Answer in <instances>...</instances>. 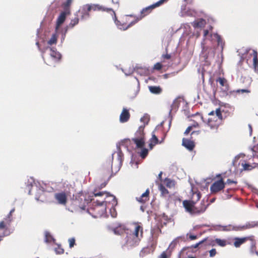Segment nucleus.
I'll list each match as a JSON object with an SVG mask.
<instances>
[{
	"instance_id": "nucleus-1",
	"label": "nucleus",
	"mask_w": 258,
	"mask_h": 258,
	"mask_svg": "<svg viewBox=\"0 0 258 258\" xmlns=\"http://www.w3.org/2000/svg\"><path fill=\"white\" fill-rule=\"evenodd\" d=\"M164 1L165 0H160L159 1L152 5L143 8L141 11L140 16L138 17H137L135 20L130 23H128V17H132V15L126 16L121 21H116L115 23L119 29L125 30L129 27L135 24L140 20H142L143 18L150 14L155 8L159 7L162 4H163Z\"/></svg>"
},
{
	"instance_id": "nucleus-2",
	"label": "nucleus",
	"mask_w": 258,
	"mask_h": 258,
	"mask_svg": "<svg viewBox=\"0 0 258 258\" xmlns=\"http://www.w3.org/2000/svg\"><path fill=\"white\" fill-rule=\"evenodd\" d=\"M121 153H118V159H117V166L116 167H113V156L112 155L111 157H109L108 159L106 160V162L104 163L102 169V174L103 177H107V182H105L99 186V188L101 189L104 187L106 184L107 182L109 181V180L111 178L112 176V174L114 172H117L120 169L122 163V156Z\"/></svg>"
},
{
	"instance_id": "nucleus-3",
	"label": "nucleus",
	"mask_w": 258,
	"mask_h": 258,
	"mask_svg": "<svg viewBox=\"0 0 258 258\" xmlns=\"http://www.w3.org/2000/svg\"><path fill=\"white\" fill-rule=\"evenodd\" d=\"M106 11L108 13H110L112 16L113 19L115 22L116 21V17L115 12L111 8H106L102 6L99 5H89L87 4L83 6L81 10L80 11L81 14L82 19H86L89 17V13L91 11Z\"/></svg>"
},
{
	"instance_id": "nucleus-4",
	"label": "nucleus",
	"mask_w": 258,
	"mask_h": 258,
	"mask_svg": "<svg viewBox=\"0 0 258 258\" xmlns=\"http://www.w3.org/2000/svg\"><path fill=\"white\" fill-rule=\"evenodd\" d=\"M107 201L104 200L101 202L97 201L92 206L87 209V212L94 218L101 217L106 211Z\"/></svg>"
},
{
	"instance_id": "nucleus-5",
	"label": "nucleus",
	"mask_w": 258,
	"mask_h": 258,
	"mask_svg": "<svg viewBox=\"0 0 258 258\" xmlns=\"http://www.w3.org/2000/svg\"><path fill=\"white\" fill-rule=\"evenodd\" d=\"M183 205L186 211L191 215H199L204 213L206 211L207 207V206L205 204L204 201L201 202L200 207H196L194 203L187 200H185L183 202Z\"/></svg>"
},
{
	"instance_id": "nucleus-6",
	"label": "nucleus",
	"mask_w": 258,
	"mask_h": 258,
	"mask_svg": "<svg viewBox=\"0 0 258 258\" xmlns=\"http://www.w3.org/2000/svg\"><path fill=\"white\" fill-rule=\"evenodd\" d=\"M216 177L218 178L217 180L214 181L210 186V191L213 195L217 194L223 190L226 183H225L224 178L222 176L221 174H218L216 175Z\"/></svg>"
},
{
	"instance_id": "nucleus-7",
	"label": "nucleus",
	"mask_w": 258,
	"mask_h": 258,
	"mask_svg": "<svg viewBox=\"0 0 258 258\" xmlns=\"http://www.w3.org/2000/svg\"><path fill=\"white\" fill-rule=\"evenodd\" d=\"M132 141L136 144L138 148H142L145 145L144 126H140L135 133V138Z\"/></svg>"
},
{
	"instance_id": "nucleus-8",
	"label": "nucleus",
	"mask_w": 258,
	"mask_h": 258,
	"mask_svg": "<svg viewBox=\"0 0 258 258\" xmlns=\"http://www.w3.org/2000/svg\"><path fill=\"white\" fill-rule=\"evenodd\" d=\"M11 220L5 218L0 222V238L9 235L11 233L10 226L11 223Z\"/></svg>"
},
{
	"instance_id": "nucleus-9",
	"label": "nucleus",
	"mask_w": 258,
	"mask_h": 258,
	"mask_svg": "<svg viewBox=\"0 0 258 258\" xmlns=\"http://www.w3.org/2000/svg\"><path fill=\"white\" fill-rule=\"evenodd\" d=\"M87 204L88 202L84 195H82L79 196L78 198H76L72 202V205L74 206V210L76 211L85 210Z\"/></svg>"
},
{
	"instance_id": "nucleus-10",
	"label": "nucleus",
	"mask_w": 258,
	"mask_h": 258,
	"mask_svg": "<svg viewBox=\"0 0 258 258\" xmlns=\"http://www.w3.org/2000/svg\"><path fill=\"white\" fill-rule=\"evenodd\" d=\"M125 241L124 245L128 247H133L139 245L141 240L138 238L132 236L129 233L126 234L125 238Z\"/></svg>"
},
{
	"instance_id": "nucleus-11",
	"label": "nucleus",
	"mask_w": 258,
	"mask_h": 258,
	"mask_svg": "<svg viewBox=\"0 0 258 258\" xmlns=\"http://www.w3.org/2000/svg\"><path fill=\"white\" fill-rule=\"evenodd\" d=\"M135 228L130 234L141 241L143 237V227L138 223H134Z\"/></svg>"
},
{
	"instance_id": "nucleus-12",
	"label": "nucleus",
	"mask_w": 258,
	"mask_h": 258,
	"mask_svg": "<svg viewBox=\"0 0 258 258\" xmlns=\"http://www.w3.org/2000/svg\"><path fill=\"white\" fill-rule=\"evenodd\" d=\"M54 198L59 205L65 206L67 203L68 195L64 191L55 193Z\"/></svg>"
},
{
	"instance_id": "nucleus-13",
	"label": "nucleus",
	"mask_w": 258,
	"mask_h": 258,
	"mask_svg": "<svg viewBox=\"0 0 258 258\" xmlns=\"http://www.w3.org/2000/svg\"><path fill=\"white\" fill-rule=\"evenodd\" d=\"M156 245V243H152L150 245L143 247L140 252V256L143 257L149 254L153 253L155 250Z\"/></svg>"
},
{
	"instance_id": "nucleus-14",
	"label": "nucleus",
	"mask_w": 258,
	"mask_h": 258,
	"mask_svg": "<svg viewBox=\"0 0 258 258\" xmlns=\"http://www.w3.org/2000/svg\"><path fill=\"white\" fill-rule=\"evenodd\" d=\"M210 117L208 119H211L212 120H219L221 122L222 120V115L220 108H217L216 111H212L209 113Z\"/></svg>"
},
{
	"instance_id": "nucleus-15",
	"label": "nucleus",
	"mask_w": 258,
	"mask_h": 258,
	"mask_svg": "<svg viewBox=\"0 0 258 258\" xmlns=\"http://www.w3.org/2000/svg\"><path fill=\"white\" fill-rule=\"evenodd\" d=\"M70 14V12L64 11L62 12L58 17L56 21V29H58L59 26L64 22L66 16Z\"/></svg>"
},
{
	"instance_id": "nucleus-16",
	"label": "nucleus",
	"mask_w": 258,
	"mask_h": 258,
	"mask_svg": "<svg viewBox=\"0 0 258 258\" xmlns=\"http://www.w3.org/2000/svg\"><path fill=\"white\" fill-rule=\"evenodd\" d=\"M130 116L128 110L123 108L119 116L120 122L122 123L127 122L130 118Z\"/></svg>"
},
{
	"instance_id": "nucleus-17",
	"label": "nucleus",
	"mask_w": 258,
	"mask_h": 258,
	"mask_svg": "<svg viewBox=\"0 0 258 258\" xmlns=\"http://www.w3.org/2000/svg\"><path fill=\"white\" fill-rule=\"evenodd\" d=\"M257 225L254 222H248L245 225L234 227V229L235 230H244L247 229L254 228Z\"/></svg>"
},
{
	"instance_id": "nucleus-18",
	"label": "nucleus",
	"mask_w": 258,
	"mask_h": 258,
	"mask_svg": "<svg viewBox=\"0 0 258 258\" xmlns=\"http://www.w3.org/2000/svg\"><path fill=\"white\" fill-rule=\"evenodd\" d=\"M163 133V137L162 138L160 142L159 141L157 137L155 135V134L154 133L152 134V137L150 140L151 143L149 145L151 149H152L153 146L155 145L156 144H157L158 143L161 144L164 142V140L166 137V134L164 133Z\"/></svg>"
},
{
	"instance_id": "nucleus-19",
	"label": "nucleus",
	"mask_w": 258,
	"mask_h": 258,
	"mask_svg": "<svg viewBox=\"0 0 258 258\" xmlns=\"http://www.w3.org/2000/svg\"><path fill=\"white\" fill-rule=\"evenodd\" d=\"M149 189H147L146 191L143 193L140 197H137L136 200L141 203H145L149 199Z\"/></svg>"
},
{
	"instance_id": "nucleus-20",
	"label": "nucleus",
	"mask_w": 258,
	"mask_h": 258,
	"mask_svg": "<svg viewBox=\"0 0 258 258\" xmlns=\"http://www.w3.org/2000/svg\"><path fill=\"white\" fill-rule=\"evenodd\" d=\"M221 122H219V120L217 121L212 120L211 119H208L207 122V125L209 126L211 130H215L216 131H217Z\"/></svg>"
},
{
	"instance_id": "nucleus-21",
	"label": "nucleus",
	"mask_w": 258,
	"mask_h": 258,
	"mask_svg": "<svg viewBox=\"0 0 258 258\" xmlns=\"http://www.w3.org/2000/svg\"><path fill=\"white\" fill-rule=\"evenodd\" d=\"M93 194L94 197H103L105 196L106 198H110L113 200H115V197L107 191H97V189H95Z\"/></svg>"
},
{
	"instance_id": "nucleus-22",
	"label": "nucleus",
	"mask_w": 258,
	"mask_h": 258,
	"mask_svg": "<svg viewBox=\"0 0 258 258\" xmlns=\"http://www.w3.org/2000/svg\"><path fill=\"white\" fill-rule=\"evenodd\" d=\"M182 144L189 151H192L195 146L193 141L185 138H183Z\"/></svg>"
},
{
	"instance_id": "nucleus-23",
	"label": "nucleus",
	"mask_w": 258,
	"mask_h": 258,
	"mask_svg": "<svg viewBox=\"0 0 258 258\" xmlns=\"http://www.w3.org/2000/svg\"><path fill=\"white\" fill-rule=\"evenodd\" d=\"M216 82H219L221 86L223 87V89L224 92H227L228 90L229 85L224 78L219 77L216 80Z\"/></svg>"
},
{
	"instance_id": "nucleus-24",
	"label": "nucleus",
	"mask_w": 258,
	"mask_h": 258,
	"mask_svg": "<svg viewBox=\"0 0 258 258\" xmlns=\"http://www.w3.org/2000/svg\"><path fill=\"white\" fill-rule=\"evenodd\" d=\"M249 238L247 237L243 238L235 237L234 238V245L236 247H239L241 245L245 242Z\"/></svg>"
},
{
	"instance_id": "nucleus-25",
	"label": "nucleus",
	"mask_w": 258,
	"mask_h": 258,
	"mask_svg": "<svg viewBox=\"0 0 258 258\" xmlns=\"http://www.w3.org/2000/svg\"><path fill=\"white\" fill-rule=\"evenodd\" d=\"M250 55L253 57V66L255 70L257 71L258 66V58H257V52L256 50H253Z\"/></svg>"
},
{
	"instance_id": "nucleus-26",
	"label": "nucleus",
	"mask_w": 258,
	"mask_h": 258,
	"mask_svg": "<svg viewBox=\"0 0 258 258\" xmlns=\"http://www.w3.org/2000/svg\"><path fill=\"white\" fill-rule=\"evenodd\" d=\"M50 56L54 58L56 61H58L60 59L61 55L60 53L57 51L54 50L53 48H50Z\"/></svg>"
},
{
	"instance_id": "nucleus-27",
	"label": "nucleus",
	"mask_w": 258,
	"mask_h": 258,
	"mask_svg": "<svg viewBox=\"0 0 258 258\" xmlns=\"http://www.w3.org/2000/svg\"><path fill=\"white\" fill-rule=\"evenodd\" d=\"M149 89L152 93L155 94H159L162 91V89L160 86H149Z\"/></svg>"
},
{
	"instance_id": "nucleus-28",
	"label": "nucleus",
	"mask_w": 258,
	"mask_h": 258,
	"mask_svg": "<svg viewBox=\"0 0 258 258\" xmlns=\"http://www.w3.org/2000/svg\"><path fill=\"white\" fill-rule=\"evenodd\" d=\"M201 197V194L200 192H195L192 194L190 201L196 204V203L199 201Z\"/></svg>"
},
{
	"instance_id": "nucleus-29",
	"label": "nucleus",
	"mask_w": 258,
	"mask_h": 258,
	"mask_svg": "<svg viewBox=\"0 0 258 258\" xmlns=\"http://www.w3.org/2000/svg\"><path fill=\"white\" fill-rule=\"evenodd\" d=\"M215 241L217 245H218L220 246H221V247L225 246L228 243L226 240L221 239L220 238L215 239Z\"/></svg>"
},
{
	"instance_id": "nucleus-30",
	"label": "nucleus",
	"mask_w": 258,
	"mask_h": 258,
	"mask_svg": "<svg viewBox=\"0 0 258 258\" xmlns=\"http://www.w3.org/2000/svg\"><path fill=\"white\" fill-rule=\"evenodd\" d=\"M73 0H67V1L62 4L63 10L70 13V7Z\"/></svg>"
},
{
	"instance_id": "nucleus-31",
	"label": "nucleus",
	"mask_w": 258,
	"mask_h": 258,
	"mask_svg": "<svg viewBox=\"0 0 258 258\" xmlns=\"http://www.w3.org/2000/svg\"><path fill=\"white\" fill-rule=\"evenodd\" d=\"M57 40V35L56 33L53 34L50 39L48 41V44L51 45L54 44H56Z\"/></svg>"
},
{
	"instance_id": "nucleus-32",
	"label": "nucleus",
	"mask_w": 258,
	"mask_h": 258,
	"mask_svg": "<svg viewBox=\"0 0 258 258\" xmlns=\"http://www.w3.org/2000/svg\"><path fill=\"white\" fill-rule=\"evenodd\" d=\"M165 184L167 187L171 188L174 186L175 183L173 180L166 178L164 180Z\"/></svg>"
},
{
	"instance_id": "nucleus-33",
	"label": "nucleus",
	"mask_w": 258,
	"mask_h": 258,
	"mask_svg": "<svg viewBox=\"0 0 258 258\" xmlns=\"http://www.w3.org/2000/svg\"><path fill=\"white\" fill-rule=\"evenodd\" d=\"M159 189L160 191H161L162 196H166L167 195L169 194L168 190L162 184H160L159 185Z\"/></svg>"
},
{
	"instance_id": "nucleus-34",
	"label": "nucleus",
	"mask_w": 258,
	"mask_h": 258,
	"mask_svg": "<svg viewBox=\"0 0 258 258\" xmlns=\"http://www.w3.org/2000/svg\"><path fill=\"white\" fill-rule=\"evenodd\" d=\"M214 36L217 39L218 45L221 46L222 49H223L224 42L223 41L222 38L218 34H215Z\"/></svg>"
},
{
	"instance_id": "nucleus-35",
	"label": "nucleus",
	"mask_w": 258,
	"mask_h": 258,
	"mask_svg": "<svg viewBox=\"0 0 258 258\" xmlns=\"http://www.w3.org/2000/svg\"><path fill=\"white\" fill-rule=\"evenodd\" d=\"M206 24V21L203 19H201L198 21L195 22L194 26L195 27H202Z\"/></svg>"
},
{
	"instance_id": "nucleus-36",
	"label": "nucleus",
	"mask_w": 258,
	"mask_h": 258,
	"mask_svg": "<svg viewBox=\"0 0 258 258\" xmlns=\"http://www.w3.org/2000/svg\"><path fill=\"white\" fill-rule=\"evenodd\" d=\"M79 19L78 16L71 20L70 23L69 24V27L70 28L74 27L75 25L78 24Z\"/></svg>"
},
{
	"instance_id": "nucleus-37",
	"label": "nucleus",
	"mask_w": 258,
	"mask_h": 258,
	"mask_svg": "<svg viewBox=\"0 0 258 258\" xmlns=\"http://www.w3.org/2000/svg\"><path fill=\"white\" fill-rule=\"evenodd\" d=\"M161 230L158 225L155 226L151 230V233L152 235L156 234L157 233V235H158L159 234L161 233Z\"/></svg>"
},
{
	"instance_id": "nucleus-38",
	"label": "nucleus",
	"mask_w": 258,
	"mask_h": 258,
	"mask_svg": "<svg viewBox=\"0 0 258 258\" xmlns=\"http://www.w3.org/2000/svg\"><path fill=\"white\" fill-rule=\"evenodd\" d=\"M56 253L61 254H63L64 252L63 248H62L60 245H57V247L55 248Z\"/></svg>"
},
{
	"instance_id": "nucleus-39",
	"label": "nucleus",
	"mask_w": 258,
	"mask_h": 258,
	"mask_svg": "<svg viewBox=\"0 0 258 258\" xmlns=\"http://www.w3.org/2000/svg\"><path fill=\"white\" fill-rule=\"evenodd\" d=\"M205 239H206V241H207V244L210 246H214L216 245V243L215 241V239H208V238H205Z\"/></svg>"
},
{
	"instance_id": "nucleus-40",
	"label": "nucleus",
	"mask_w": 258,
	"mask_h": 258,
	"mask_svg": "<svg viewBox=\"0 0 258 258\" xmlns=\"http://www.w3.org/2000/svg\"><path fill=\"white\" fill-rule=\"evenodd\" d=\"M242 166L245 170H249L253 168L251 165L248 163H242Z\"/></svg>"
},
{
	"instance_id": "nucleus-41",
	"label": "nucleus",
	"mask_w": 258,
	"mask_h": 258,
	"mask_svg": "<svg viewBox=\"0 0 258 258\" xmlns=\"http://www.w3.org/2000/svg\"><path fill=\"white\" fill-rule=\"evenodd\" d=\"M148 154V150L147 149L144 148L142 149L140 156L142 158H145Z\"/></svg>"
},
{
	"instance_id": "nucleus-42",
	"label": "nucleus",
	"mask_w": 258,
	"mask_h": 258,
	"mask_svg": "<svg viewBox=\"0 0 258 258\" xmlns=\"http://www.w3.org/2000/svg\"><path fill=\"white\" fill-rule=\"evenodd\" d=\"M162 68V65L160 62H157L153 67V69L157 71H160Z\"/></svg>"
},
{
	"instance_id": "nucleus-43",
	"label": "nucleus",
	"mask_w": 258,
	"mask_h": 258,
	"mask_svg": "<svg viewBox=\"0 0 258 258\" xmlns=\"http://www.w3.org/2000/svg\"><path fill=\"white\" fill-rule=\"evenodd\" d=\"M52 240H53V238L52 237V236L49 233L46 234V235H45V241L46 242H50Z\"/></svg>"
},
{
	"instance_id": "nucleus-44",
	"label": "nucleus",
	"mask_w": 258,
	"mask_h": 258,
	"mask_svg": "<svg viewBox=\"0 0 258 258\" xmlns=\"http://www.w3.org/2000/svg\"><path fill=\"white\" fill-rule=\"evenodd\" d=\"M69 246L71 248L73 247H74V246L75 244V239L74 238H70L69 239Z\"/></svg>"
},
{
	"instance_id": "nucleus-45",
	"label": "nucleus",
	"mask_w": 258,
	"mask_h": 258,
	"mask_svg": "<svg viewBox=\"0 0 258 258\" xmlns=\"http://www.w3.org/2000/svg\"><path fill=\"white\" fill-rule=\"evenodd\" d=\"M15 211V209H13L11 210V211L10 212L9 214L7 215V217L6 218V219H8V220H11V221L12 222V220H13V218H12V213Z\"/></svg>"
},
{
	"instance_id": "nucleus-46",
	"label": "nucleus",
	"mask_w": 258,
	"mask_h": 258,
	"mask_svg": "<svg viewBox=\"0 0 258 258\" xmlns=\"http://www.w3.org/2000/svg\"><path fill=\"white\" fill-rule=\"evenodd\" d=\"M217 253V251L215 248H212L209 251V254L210 257H214Z\"/></svg>"
},
{
	"instance_id": "nucleus-47",
	"label": "nucleus",
	"mask_w": 258,
	"mask_h": 258,
	"mask_svg": "<svg viewBox=\"0 0 258 258\" xmlns=\"http://www.w3.org/2000/svg\"><path fill=\"white\" fill-rule=\"evenodd\" d=\"M192 126H188L186 129V130L185 131L184 133V134L185 135H188L190 132V131L192 130Z\"/></svg>"
},
{
	"instance_id": "nucleus-48",
	"label": "nucleus",
	"mask_w": 258,
	"mask_h": 258,
	"mask_svg": "<svg viewBox=\"0 0 258 258\" xmlns=\"http://www.w3.org/2000/svg\"><path fill=\"white\" fill-rule=\"evenodd\" d=\"M206 239H204L201 241H200L199 243H196V244L192 245V247L195 248H197L200 244H202L203 243H204L205 241H206Z\"/></svg>"
},
{
	"instance_id": "nucleus-49",
	"label": "nucleus",
	"mask_w": 258,
	"mask_h": 258,
	"mask_svg": "<svg viewBox=\"0 0 258 258\" xmlns=\"http://www.w3.org/2000/svg\"><path fill=\"white\" fill-rule=\"evenodd\" d=\"M250 92V90H249L248 89H240V90H237L236 91V92H237V93L241 92L242 93H249Z\"/></svg>"
},
{
	"instance_id": "nucleus-50",
	"label": "nucleus",
	"mask_w": 258,
	"mask_h": 258,
	"mask_svg": "<svg viewBox=\"0 0 258 258\" xmlns=\"http://www.w3.org/2000/svg\"><path fill=\"white\" fill-rule=\"evenodd\" d=\"M225 183H226V184H232V183L236 184L237 183V181H234V180H231L230 179H228Z\"/></svg>"
},
{
	"instance_id": "nucleus-51",
	"label": "nucleus",
	"mask_w": 258,
	"mask_h": 258,
	"mask_svg": "<svg viewBox=\"0 0 258 258\" xmlns=\"http://www.w3.org/2000/svg\"><path fill=\"white\" fill-rule=\"evenodd\" d=\"M187 236H189V238L191 240H195L197 238V236L196 235H192L191 234H187Z\"/></svg>"
},
{
	"instance_id": "nucleus-52",
	"label": "nucleus",
	"mask_w": 258,
	"mask_h": 258,
	"mask_svg": "<svg viewBox=\"0 0 258 258\" xmlns=\"http://www.w3.org/2000/svg\"><path fill=\"white\" fill-rule=\"evenodd\" d=\"M159 258H168L166 252L165 251H163L160 255Z\"/></svg>"
},
{
	"instance_id": "nucleus-53",
	"label": "nucleus",
	"mask_w": 258,
	"mask_h": 258,
	"mask_svg": "<svg viewBox=\"0 0 258 258\" xmlns=\"http://www.w3.org/2000/svg\"><path fill=\"white\" fill-rule=\"evenodd\" d=\"M112 2L115 5L116 8H118L119 7V1L118 0H112Z\"/></svg>"
},
{
	"instance_id": "nucleus-54",
	"label": "nucleus",
	"mask_w": 258,
	"mask_h": 258,
	"mask_svg": "<svg viewBox=\"0 0 258 258\" xmlns=\"http://www.w3.org/2000/svg\"><path fill=\"white\" fill-rule=\"evenodd\" d=\"M163 58L167 59H169L171 58V56L169 54H166L163 55Z\"/></svg>"
},
{
	"instance_id": "nucleus-55",
	"label": "nucleus",
	"mask_w": 258,
	"mask_h": 258,
	"mask_svg": "<svg viewBox=\"0 0 258 258\" xmlns=\"http://www.w3.org/2000/svg\"><path fill=\"white\" fill-rule=\"evenodd\" d=\"M141 120L142 121H143L144 120H145L147 121V122H148V121L149 120V118L147 116H144L143 117L141 118Z\"/></svg>"
},
{
	"instance_id": "nucleus-56",
	"label": "nucleus",
	"mask_w": 258,
	"mask_h": 258,
	"mask_svg": "<svg viewBox=\"0 0 258 258\" xmlns=\"http://www.w3.org/2000/svg\"><path fill=\"white\" fill-rule=\"evenodd\" d=\"M209 34L208 30H204V36L206 37Z\"/></svg>"
},
{
	"instance_id": "nucleus-57",
	"label": "nucleus",
	"mask_w": 258,
	"mask_h": 258,
	"mask_svg": "<svg viewBox=\"0 0 258 258\" xmlns=\"http://www.w3.org/2000/svg\"><path fill=\"white\" fill-rule=\"evenodd\" d=\"M162 172H160V173L159 174V175H158V178H159V179H161V178H162Z\"/></svg>"
},
{
	"instance_id": "nucleus-58",
	"label": "nucleus",
	"mask_w": 258,
	"mask_h": 258,
	"mask_svg": "<svg viewBox=\"0 0 258 258\" xmlns=\"http://www.w3.org/2000/svg\"><path fill=\"white\" fill-rule=\"evenodd\" d=\"M248 127H249V131H250V134H251V132H252V126L250 124H249L248 125Z\"/></svg>"
},
{
	"instance_id": "nucleus-59",
	"label": "nucleus",
	"mask_w": 258,
	"mask_h": 258,
	"mask_svg": "<svg viewBox=\"0 0 258 258\" xmlns=\"http://www.w3.org/2000/svg\"><path fill=\"white\" fill-rule=\"evenodd\" d=\"M112 199V201L113 202V203H112V204H114V203H116V200L115 199V200H113L112 198H111Z\"/></svg>"
},
{
	"instance_id": "nucleus-60",
	"label": "nucleus",
	"mask_w": 258,
	"mask_h": 258,
	"mask_svg": "<svg viewBox=\"0 0 258 258\" xmlns=\"http://www.w3.org/2000/svg\"><path fill=\"white\" fill-rule=\"evenodd\" d=\"M215 198L214 199H212L211 200V202L213 203V202H214L215 201Z\"/></svg>"
},
{
	"instance_id": "nucleus-61",
	"label": "nucleus",
	"mask_w": 258,
	"mask_h": 258,
	"mask_svg": "<svg viewBox=\"0 0 258 258\" xmlns=\"http://www.w3.org/2000/svg\"><path fill=\"white\" fill-rule=\"evenodd\" d=\"M188 258H196V257H194V256H191V257H188Z\"/></svg>"
},
{
	"instance_id": "nucleus-62",
	"label": "nucleus",
	"mask_w": 258,
	"mask_h": 258,
	"mask_svg": "<svg viewBox=\"0 0 258 258\" xmlns=\"http://www.w3.org/2000/svg\"><path fill=\"white\" fill-rule=\"evenodd\" d=\"M194 133H195V132H192L191 133V135H192V134H194Z\"/></svg>"
},
{
	"instance_id": "nucleus-63",
	"label": "nucleus",
	"mask_w": 258,
	"mask_h": 258,
	"mask_svg": "<svg viewBox=\"0 0 258 258\" xmlns=\"http://www.w3.org/2000/svg\"><path fill=\"white\" fill-rule=\"evenodd\" d=\"M36 44L38 45H39V43H38V42H37V43H36Z\"/></svg>"
},
{
	"instance_id": "nucleus-64",
	"label": "nucleus",
	"mask_w": 258,
	"mask_h": 258,
	"mask_svg": "<svg viewBox=\"0 0 258 258\" xmlns=\"http://www.w3.org/2000/svg\"><path fill=\"white\" fill-rule=\"evenodd\" d=\"M1 240H2V239H1V238H0V241H1Z\"/></svg>"
}]
</instances>
